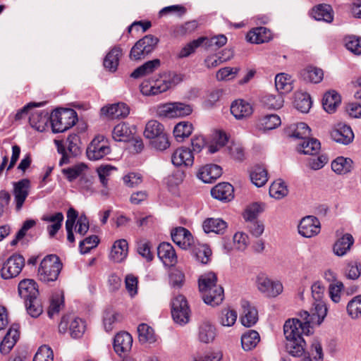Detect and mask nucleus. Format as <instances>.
I'll list each match as a JSON object with an SVG mask.
<instances>
[{
    "label": "nucleus",
    "instance_id": "obj_1",
    "mask_svg": "<svg viewBox=\"0 0 361 361\" xmlns=\"http://www.w3.org/2000/svg\"><path fill=\"white\" fill-rule=\"evenodd\" d=\"M199 290L204 302L211 306L220 305L224 299V288L217 284V276L213 272L201 275L198 279Z\"/></svg>",
    "mask_w": 361,
    "mask_h": 361
},
{
    "label": "nucleus",
    "instance_id": "obj_2",
    "mask_svg": "<svg viewBox=\"0 0 361 361\" xmlns=\"http://www.w3.org/2000/svg\"><path fill=\"white\" fill-rule=\"evenodd\" d=\"M297 326H300L297 321H286L283 326L286 351L294 357L301 356L305 353V341L302 337L304 333L298 331Z\"/></svg>",
    "mask_w": 361,
    "mask_h": 361
},
{
    "label": "nucleus",
    "instance_id": "obj_3",
    "mask_svg": "<svg viewBox=\"0 0 361 361\" xmlns=\"http://www.w3.org/2000/svg\"><path fill=\"white\" fill-rule=\"evenodd\" d=\"M61 268L62 264L56 255H47L40 262L37 271L38 279L44 283L54 281L58 279Z\"/></svg>",
    "mask_w": 361,
    "mask_h": 361
},
{
    "label": "nucleus",
    "instance_id": "obj_4",
    "mask_svg": "<svg viewBox=\"0 0 361 361\" xmlns=\"http://www.w3.org/2000/svg\"><path fill=\"white\" fill-rule=\"evenodd\" d=\"M77 121V113L71 109L56 110L50 116V122L54 133H63L68 130Z\"/></svg>",
    "mask_w": 361,
    "mask_h": 361
},
{
    "label": "nucleus",
    "instance_id": "obj_5",
    "mask_svg": "<svg viewBox=\"0 0 361 361\" xmlns=\"http://www.w3.org/2000/svg\"><path fill=\"white\" fill-rule=\"evenodd\" d=\"M111 152L108 140L104 135H97L88 145L86 151L87 157L90 160L97 161L102 159Z\"/></svg>",
    "mask_w": 361,
    "mask_h": 361
},
{
    "label": "nucleus",
    "instance_id": "obj_6",
    "mask_svg": "<svg viewBox=\"0 0 361 361\" xmlns=\"http://www.w3.org/2000/svg\"><path fill=\"white\" fill-rule=\"evenodd\" d=\"M190 308L185 298L179 295L171 302V315L173 321L181 326L188 323Z\"/></svg>",
    "mask_w": 361,
    "mask_h": 361
},
{
    "label": "nucleus",
    "instance_id": "obj_7",
    "mask_svg": "<svg viewBox=\"0 0 361 361\" xmlns=\"http://www.w3.org/2000/svg\"><path fill=\"white\" fill-rule=\"evenodd\" d=\"M158 43V39L152 35H146L131 49L130 57L134 60H140L149 54Z\"/></svg>",
    "mask_w": 361,
    "mask_h": 361
},
{
    "label": "nucleus",
    "instance_id": "obj_8",
    "mask_svg": "<svg viewBox=\"0 0 361 361\" xmlns=\"http://www.w3.org/2000/svg\"><path fill=\"white\" fill-rule=\"evenodd\" d=\"M25 266V259L20 255H13L4 263L1 269V276L4 279L16 277Z\"/></svg>",
    "mask_w": 361,
    "mask_h": 361
},
{
    "label": "nucleus",
    "instance_id": "obj_9",
    "mask_svg": "<svg viewBox=\"0 0 361 361\" xmlns=\"http://www.w3.org/2000/svg\"><path fill=\"white\" fill-rule=\"evenodd\" d=\"M258 290L267 298H275L283 290V284L279 281H272L266 276H258L256 281Z\"/></svg>",
    "mask_w": 361,
    "mask_h": 361
},
{
    "label": "nucleus",
    "instance_id": "obj_10",
    "mask_svg": "<svg viewBox=\"0 0 361 361\" xmlns=\"http://www.w3.org/2000/svg\"><path fill=\"white\" fill-rule=\"evenodd\" d=\"M190 105L183 103H169L159 105V116L169 118L182 117L190 115L192 113Z\"/></svg>",
    "mask_w": 361,
    "mask_h": 361
},
{
    "label": "nucleus",
    "instance_id": "obj_11",
    "mask_svg": "<svg viewBox=\"0 0 361 361\" xmlns=\"http://www.w3.org/2000/svg\"><path fill=\"white\" fill-rule=\"evenodd\" d=\"M320 222L313 216H307L302 219L298 225L299 233L305 238H312L320 232Z\"/></svg>",
    "mask_w": 361,
    "mask_h": 361
},
{
    "label": "nucleus",
    "instance_id": "obj_12",
    "mask_svg": "<svg viewBox=\"0 0 361 361\" xmlns=\"http://www.w3.org/2000/svg\"><path fill=\"white\" fill-rule=\"evenodd\" d=\"M30 181L27 178H23L13 183V196L17 210L21 209L26 198L29 195Z\"/></svg>",
    "mask_w": 361,
    "mask_h": 361
},
{
    "label": "nucleus",
    "instance_id": "obj_13",
    "mask_svg": "<svg viewBox=\"0 0 361 361\" xmlns=\"http://www.w3.org/2000/svg\"><path fill=\"white\" fill-rule=\"evenodd\" d=\"M171 161L175 166H192L194 163V156L188 147H180L176 149L171 157Z\"/></svg>",
    "mask_w": 361,
    "mask_h": 361
},
{
    "label": "nucleus",
    "instance_id": "obj_14",
    "mask_svg": "<svg viewBox=\"0 0 361 361\" xmlns=\"http://www.w3.org/2000/svg\"><path fill=\"white\" fill-rule=\"evenodd\" d=\"M331 137L335 142L346 145L353 142L354 133L349 126L340 123L331 130Z\"/></svg>",
    "mask_w": 361,
    "mask_h": 361
},
{
    "label": "nucleus",
    "instance_id": "obj_15",
    "mask_svg": "<svg viewBox=\"0 0 361 361\" xmlns=\"http://www.w3.org/2000/svg\"><path fill=\"white\" fill-rule=\"evenodd\" d=\"M171 235L173 241L183 250L190 248L194 243L191 233L182 226L172 229Z\"/></svg>",
    "mask_w": 361,
    "mask_h": 361
},
{
    "label": "nucleus",
    "instance_id": "obj_16",
    "mask_svg": "<svg viewBox=\"0 0 361 361\" xmlns=\"http://www.w3.org/2000/svg\"><path fill=\"white\" fill-rule=\"evenodd\" d=\"M19 295L25 302L37 298L39 290L33 279H23L18 284Z\"/></svg>",
    "mask_w": 361,
    "mask_h": 361
},
{
    "label": "nucleus",
    "instance_id": "obj_17",
    "mask_svg": "<svg viewBox=\"0 0 361 361\" xmlns=\"http://www.w3.org/2000/svg\"><path fill=\"white\" fill-rule=\"evenodd\" d=\"M159 259L165 267H173L178 262L177 255L173 245L169 243H159Z\"/></svg>",
    "mask_w": 361,
    "mask_h": 361
},
{
    "label": "nucleus",
    "instance_id": "obj_18",
    "mask_svg": "<svg viewBox=\"0 0 361 361\" xmlns=\"http://www.w3.org/2000/svg\"><path fill=\"white\" fill-rule=\"evenodd\" d=\"M212 196L223 202H229L234 197V189L231 184L226 182L219 183L211 190Z\"/></svg>",
    "mask_w": 361,
    "mask_h": 361
},
{
    "label": "nucleus",
    "instance_id": "obj_19",
    "mask_svg": "<svg viewBox=\"0 0 361 361\" xmlns=\"http://www.w3.org/2000/svg\"><path fill=\"white\" fill-rule=\"evenodd\" d=\"M101 113L111 119L121 118H125L129 114L130 109L124 103H117L102 107Z\"/></svg>",
    "mask_w": 361,
    "mask_h": 361
},
{
    "label": "nucleus",
    "instance_id": "obj_20",
    "mask_svg": "<svg viewBox=\"0 0 361 361\" xmlns=\"http://www.w3.org/2000/svg\"><path fill=\"white\" fill-rule=\"evenodd\" d=\"M133 345L131 335L126 331L118 333L114 340V348L118 355L130 351Z\"/></svg>",
    "mask_w": 361,
    "mask_h": 361
},
{
    "label": "nucleus",
    "instance_id": "obj_21",
    "mask_svg": "<svg viewBox=\"0 0 361 361\" xmlns=\"http://www.w3.org/2000/svg\"><path fill=\"white\" fill-rule=\"evenodd\" d=\"M183 80L181 74L172 72L165 73L159 75V93L164 92L169 89L173 88Z\"/></svg>",
    "mask_w": 361,
    "mask_h": 361
},
{
    "label": "nucleus",
    "instance_id": "obj_22",
    "mask_svg": "<svg viewBox=\"0 0 361 361\" xmlns=\"http://www.w3.org/2000/svg\"><path fill=\"white\" fill-rule=\"evenodd\" d=\"M231 112L235 118L243 119L251 116L253 109L249 102L243 99H237L232 102Z\"/></svg>",
    "mask_w": 361,
    "mask_h": 361
},
{
    "label": "nucleus",
    "instance_id": "obj_23",
    "mask_svg": "<svg viewBox=\"0 0 361 361\" xmlns=\"http://www.w3.org/2000/svg\"><path fill=\"white\" fill-rule=\"evenodd\" d=\"M241 305L243 308V314L240 317L241 323L246 327H250L257 322L258 312L248 301H242Z\"/></svg>",
    "mask_w": 361,
    "mask_h": 361
},
{
    "label": "nucleus",
    "instance_id": "obj_24",
    "mask_svg": "<svg viewBox=\"0 0 361 361\" xmlns=\"http://www.w3.org/2000/svg\"><path fill=\"white\" fill-rule=\"evenodd\" d=\"M227 227V223L220 218H207L202 223V228L206 233H214L222 235Z\"/></svg>",
    "mask_w": 361,
    "mask_h": 361
},
{
    "label": "nucleus",
    "instance_id": "obj_25",
    "mask_svg": "<svg viewBox=\"0 0 361 361\" xmlns=\"http://www.w3.org/2000/svg\"><path fill=\"white\" fill-rule=\"evenodd\" d=\"M50 121L49 113L45 110H37L31 114L29 122L32 128L42 132L45 130Z\"/></svg>",
    "mask_w": 361,
    "mask_h": 361
},
{
    "label": "nucleus",
    "instance_id": "obj_26",
    "mask_svg": "<svg viewBox=\"0 0 361 361\" xmlns=\"http://www.w3.org/2000/svg\"><path fill=\"white\" fill-rule=\"evenodd\" d=\"M222 174V169L216 164H207L202 167L197 174L198 178L204 183H212Z\"/></svg>",
    "mask_w": 361,
    "mask_h": 361
},
{
    "label": "nucleus",
    "instance_id": "obj_27",
    "mask_svg": "<svg viewBox=\"0 0 361 361\" xmlns=\"http://www.w3.org/2000/svg\"><path fill=\"white\" fill-rule=\"evenodd\" d=\"M354 244V238L350 233H345L335 242L333 247L334 253L338 256L345 255Z\"/></svg>",
    "mask_w": 361,
    "mask_h": 361
},
{
    "label": "nucleus",
    "instance_id": "obj_28",
    "mask_svg": "<svg viewBox=\"0 0 361 361\" xmlns=\"http://www.w3.org/2000/svg\"><path fill=\"white\" fill-rule=\"evenodd\" d=\"M128 252V244L126 240L120 239L116 240L111 247L110 257L115 262H121L123 261Z\"/></svg>",
    "mask_w": 361,
    "mask_h": 361
},
{
    "label": "nucleus",
    "instance_id": "obj_29",
    "mask_svg": "<svg viewBox=\"0 0 361 361\" xmlns=\"http://www.w3.org/2000/svg\"><path fill=\"white\" fill-rule=\"evenodd\" d=\"M19 338V332L16 326H11L4 336L0 345V352L8 354Z\"/></svg>",
    "mask_w": 361,
    "mask_h": 361
},
{
    "label": "nucleus",
    "instance_id": "obj_30",
    "mask_svg": "<svg viewBox=\"0 0 361 361\" xmlns=\"http://www.w3.org/2000/svg\"><path fill=\"white\" fill-rule=\"evenodd\" d=\"M135 128L130 126L126 122L117 124L113 129L112 137L118 142L126 141L128 140L135 133Z\"/></svg>",
    "mask_w": 361,
    "mask_h": 361
},
{
    "label": "nucleus",
    "instance_id": "obj_31",
    "mask_svg": "<svg viewBox=\"0 0 361 361\" xmlns=\"http://www.w3.org/2000/svg\"><path fill=\"white\" fill-rule=\"evenodd\" d=\"M248 42L253 44H262L271 39L270 31L264 27H258L250 30L246 35Z\"/></svg>",
    "mask_w": 361,
    "mask_h": 361
},
{
    "label": "nucleus",
    "instance_id": "obj_32",
    "mask_svg": "<svg viewBox=\"0 0 361 361\" xmlns=\"http://www.w3.org/2000/svg\"><path fill=\"white\" fill-rule=\"evenodd\" d=\"M300 76L304 81L319 83L324 78V72L321 68L308 66L300 72Z\"/></svg>",
    "mask_w": 361,
    "mask_h": 361
},
{
    "label": "nucleus",
    "instance_id": "obj_33",
    "mask_svg": "<svg viewBox=\"0 0 361 361\" xmlns=\"http://www.w3.org/2000/svg\"><path fill=\"white\" fill-rule=\"evenodd\" d=\"M312 17L317 20H323L326 23L333 21V10L330 5L320 4L312 11Z\"/></svg>",
    "mask_w": 361,
    "mask_h": 361
},
{
    "label": "nucleus",
    "instance_id": "obj_34",
    "mask_svg": "<svg viewBox=\"0 0 361 361\" xmlns=\"http://www.w3.org/2000/svg\"><path fill=\"white\" fill-rule=\"evenodd\" d=\"M216 336V329L209 322H205L199 326L198 339L204 343L212 342Z\"/></svg>",
    "mask_w": 361,
    "mask_h": 361
},
{
    "label": "nucleus",
    "instance_id": "obj_35",
    "mask_svg": "<svg viewBox=\"0 0 361 361\" xmlns=\"http://www.w3.org/2000/svg\"><path fill=\"white\" fill-rule=\"evenodd\" d=\"M233 51L230 49H224L219 55L207 56L204 60L205 66L208 68L217 67L224 62L227 61L233 57Z\"/></svg>",
    "mask_w": 361,
    "mask_h": 361
},
{
    "label": "nucleus",
    "instance_id": "obj_36",
    "mask_svg": "<svg viewBox=\"0 0 361 361\" xmlns=\"http://www.w3.org/2000/svg\"><path fill=\"white\" fill-rule=\"evenodd\" d=\"M228 142V136L223 130H216L212 134L211 144L209 146V152L214 154L218 152Z\"/></svg>",
    "mask_w": 361,
    "mask_h": 361
},
{
    "label": "nucleus",
    "instance_id": "obj_37",
    "mask_svg": "<svg viewBox=\"0 0 361 361\" xmlns=\"http://www.w3.org/2000/svg\"><path fill=\"white\" fill-rule=\"evenodd\" d=\"M121 56V49L120 47L113 48L104 59V66L111 72L116 71L119 59Z\"/></svg>",
    "mask_w": 361,
    "mask_h": 361
},
{
    "label": "nucleus",
    "instance_id": "obj_38",
    "mask_svg": "<svg viewBox=\"0 0 361 361\" xmlns=\"http://www.w3.org/2000/svg\"><path fill=\"white\" fill-rule=\"evenodd\" d=\"M341 103V97L336 91L326 92L322 99L324 109L331 114L335 111L338 105Z\"/></svg>",
    "mask_w": 361,
    "mask_h": 361
},
{
    "label": "nucleus",
    "instance_id": "obj_39",
    "mask_svg": "<svg viewBox=\"0 0 361 361\" xmlns=\"http://www.w3.org/2000/svg\"><path fill=\"white\" fill-rule=\"evenodd\" d=\"M331 169L337 174H346L353 169V161L350 158L338 157L332 161Z\"/></svg>",
    "mask_w": 361,
    "mask_h": 361
},
{
    "label": "nucleus",
    "instance_id": "obj_40",
    "mask_svg": "<svg viewBox=\"0 0 361 361\" xmlns=\"http://www.w3.org/2000/svg\"><path fill=\"white\" fill-rule=\"evenodd\" d=\"M275 86L279 92L286 94L293 90L291 77L286 73H279L275 77Z\"/></svg>",
    "mask_w": 361,
    "mask_h": 361
},
{
    "label": "nucleus",
    "instance_id": "obj_41",
    "mask_svg": "<svg viewBox=\"0 0 361 361\" xmlns=\"http://www.w3.org/2000/svg\"><path fill=\"white\" fill-rule=\"evenodd\" d=\"M343 274L348 279H357L361 274V263L353 260L346 261L343 269Z\"/></svg>",
    "mask_w": 361,
    "mask_h": 361
},
{
    "label": "nucleus",
    "instance_id": "obj_42",
    "mask_svg": "<svg viewBox=\"0 0 361 361\" xmlns=\"http://www.w3.org/2000/svg\"><path fill=\"white\" fill-rule=\"evenodd\" d=\"M281 123L280 117L276 114H267L259 119L258 127L264 130H270L279 127Z\"/></svg>",
    "mask_w": 361,
    "mask_h": 361
},
{
    "label": "nucleus",
    "instance_id": "obj_43",
    "mask_svg": "<svg viewBox=\"0 0 361 361\" xmlns=\"http://www.w3.org/2000/svg\"><path fill=\"white\" fill-rule=\"evenodd\" d=\"M251 181L257 187H262L268 180L267 170L261 166H255L250 174Z\"/></svg>",
    "mask_w": 361,
    "mask_h": 361
},
{
    "label": "nucleus",
    "instance_id": "obj_44",
    "mask_svg": "<svg viewBox=\"0 0 361 361\" xmlns=\"http://www.w3.org/2000/svg\"><path fill=\"white\" fill-rule=\"evenodd\" d=\"M192 130V123L186 121L180 122L174 127L173 135L178 142H183L191 135Z\"/></svg>",
    "mask_w": 361,
    "mask_h": 361
},
{
    "label": "nucleus",
    "instance_id": "obj_45",
    "mask_svg": "<svg viewBox=\"0 0 361 361\" xmlns=\"http://www.w3.org/2000/svg\"><path fill=\"white\" fill-rule=\"evenodd\" d=\"M310 95L307 92H298L295 94L294 105L302 113H307L312 106Z\"/></svg>",
    "mask_w": 361,
    "mask_h": 361
},
{
    "label": "nucleus",
    "instance_id": "obj_46",
    "mask_svg": "<svg viewBox=\"0 0 361 361\" xmlns=\"http://www.w3.org/2000/svg\"><path fill=\"white\" fill-rule=\"evenodd\" d=\"M313 306L311 310L312 319L315 324L319 325L326 316L327 307L324 301H314Z\"/></svg>",
    "mask_w": 361,
    "mask_h": 361
},
{
    "label": "nucleus",
    "instance_id": "obj_47",
    "mask_svg": "<svg viewBox=\"0 0 361 361\" xmlns=\"http://www.w3.org/2000/svg\"><path fill=\"white\" fill-rule=\"evenodd\" d=\"M260 338L258 332L254 330H249L241 337L242 347L245 350H250L259 342Z\"/></svg>",
    "mask_w": 361,
    "mask_h": 361
},
{
    "label": "nucleus",
    "instance_id": "obj_48",
    "mask_svg": "<svg viewBox=\"0 0 361 361\" xmlns=\"http://www.w3.org/2000/svg\"><path fill=\"white\" fill-rule=\"evenodd\" d=\"M140 342L152 343L156 341L154 330L147 324H140L137 326Z\"/></svg>",
    "mask_w": 361,
    "mask_h": 361
},
{
    "label": "nucleus",
    "instance_id": "obj_49",
    "mask_svg": "<svg viewBox=\"0 0 361 361\" xmlns=\"http://www.w3.org/2000/svg\"><path fill=\"white\" fill-rule=\"evenodd\" d=\"M157 67L158 59L149 61L145 63L143 65L135 69L134 71L130 74V76L133 78H140L143 75L153 73Z\"/></svg>",
    "mask_w": 361,
    "mask_h": 361
},
{
    "label": "nucleus",
    "instance_id": "obj_50",
    "mask_svg": "<svg viewBox=\"0 0 361 361\" xmlns=\"http://www.w3.org/2000/svg\"><path fill=\"white\" fill-rule=\"evenodd\" d=\"M144 135L146 139L150 140V144L157 149L158 146L157 141L158 137V122L157 121L151 120L147 122L144 131Z\"/></svg>",
    "mask_w": 361,
    "mask_h": 361
},
{
    "label": "nucleus",
    "instance_id": "obj_51",
    "mask_svg": "<svg viewBox=\"0 0 361 361\" xmlns=\"http://www.w3.org/2000/svg\"><path fill=\"white\" fill-rule=\"evenodd\" d=\"M291 130L290 136L302 141L309 138L310 135V128L305 123H298L295 125L291 126L290 128Z\"/></svg>",
    "mask_w": 361,
    "mask_h": 361
},
{
    "label": "nucleus",
    "instance_id": "obj_52",
    "mask_svg": "<svg viewBox=\"0 0 361 361\" xmlns=\"http://www.w3.org/2000/svg\"><path fill=\"white\" fill-rule=\"evenodd\" d=\"M87 167L84 164H78L72 167L63 169L62 173L66 176L68 181L72 182L87 171Z\"/></svg>",
    "mask_w": 361,
    "mask_h": 361
},
{
    "label": "nucleus",
    "instance_id": "obj_53",
    "mask_svg": "<svg viewBox=\"0 0 361 361\" xmlns=\"http://www.w3.org/2000/svg\"><path fill=\"white\" fill-rule=\"evenodd\" d=\"M300 317L302 318V320L295 318L288 319V321H297V322L300 324V327L297 326L298 331H300V332H303L305 335H309L310 334V325L311 324H314V322H313V319H312L311 312L309 313L307 311H304L300 313Z\"/></svg>",
    "mask_w": 361,
    "mask_h": 361
},
{
    "label": "nucleus",
    "instance_id": "obj_54",
    "mask_svg": "<svg viewBox=\"0 0 361 361\" xmlns=\"http://www.w3.org/2000/svg\"><path fill=\"white\" fill-rule=\"evenodd\" d=\"M300 148L298 149L300 152L305 154H315L320 149V142L318 140L311 138L306 139L300 143Z\"/></svg>",
    "mask_w": 361,
    "mask_h": 361
},
{
    "label": "nucleus",
    "instance_id": "obj_55",
    "mask_svg": "<svg viewBox=\"0 0 361 361\" xmlns=\"http://www.w3.org/2000/svg\"><path fill=\"white\" fill-rule=\"evenodd\" d=\"M236 311L230 308L223 309L219 315V323L224 326H232L236 322Z\"/></svg>",
    "mask_w": 361,
    "mask_h": 361
},
{
    "label": "nucleus",
    "instance_id": "obj_56",
    "mask_svg": "<svg viewBox=\"0 0 361 361\" xmlns=\"http://www.w3.org/2000/svg\"><path fill=\"white\" fill-rule=\"evenodd\" d=\"M288 188L285 183L279 179L274 181L269 188L270 195L275 199H281L288 195Z\"/></svg>",
    "mask_w": 361,
    "mask_h": 361
},
{
    "label": "nucleus",
    "instance_id": "obj_57",
    "mask_svg": "<svg viewBox=\"0 0 361 361\" xmlns=\"http://www.w3.org/2000/svg\"><path fill=\"white\" fill-rule=\"evenodd\" d=\"M347 312L352 319L361 316V295L353 297L346 307Z\"/></svg>",
    "mask_w": 361,
    "mask_h": 361
},
{
    "label": "nucleus",
    "instance_id": "obj_58",
    "mask_svg": "<svg viewBox=\"0 0 361 361\" xmlns=\"http://www.w3.org/2000/svg\"><path fill=\"white\" fill-rule=\"evenodd\" d=\"M185 177V174L183 171L176 170L165 178L164 183L167 185L169 190H172L183 183Z\"/></svg>",
    "mask_w": 361,
    "mask_h": 361
},
{
    "label": "nucleus",
    "instance_id": "obj_59",
    "mask_svg": "<svg viewBox=\"0 0 361 361\" xmlns=\"http://www.w3.org/2000/svg\"><path fill=\"white\" fill-rule=\"evenodd\" d=\"M231 157L236 161H241L245 157L244 147L239 142L231 141L226 147Z\"/></svg>",
    "mask_w": 361,
    "mask_h": 361
},
{
    "label": "nucleus",
    "instance_id": "obj_60",
    "mask_svg": "<svg viewBox=\"0 0 361 361\" xmlns=\"http://www.w3.org/2000/svg\"><path fill=\"white\" fill-rule=\"evenodd\" d=\"M85 324L80 318H75L71 322L69 330L71 337L73 338H80L85 331Z\"/></svg>",
    "mask_w": 361,
    "mask_h": 361
},
{
    "label": "nucleus",
    "instance_id": "obj_61",
    "mask_svg": "<svg viewBox=\"0 0 361 361\" xmlns=\"http://www.w3.org/2000/svg\"><path fill=\"white\" fill-rule=\"evenodd\" d=\"M205 40L204 37H199L190 43L187 44L178 54L179 58H185L190 56L192 53L195 52V49L200 47L204 46V41Z\"/></svg>",
    "mask_w": 361,
    "mask_h": 361
},
{
    "label": "nucleus",
    "instance_id": "obj_62",
    "mask_svg": "<svg viewBox=\"0 0 361 361\" xmlns=\"http://www.w3.org/2000/svg\"><path fill=\"white\" fill-rule=\"evenodd\" d=\"M195 259L202 264H207L210 259L212 250L207 245H201L193 250Z\"/></svg>",
    "mask_w": 361,
    "mask_h": 361
},
{
    "label": "nucleus",
    "instance_id": "obj_63",
    "mask_svg": "<svg viewBox=\"0 0 361 361\" xmlns=\"http://www.w3.org/2000/svg\"><path fill=\"white\" fill-rule=\"evenodd\" d=\"M99 242V238L95 235L87 237L80 242L79 249L80 253L83 255L88 253L92 249L97 246Z\"/></svg>",
    "mask_w": 361,
    "mask_h": 361
},
{
    "label": "nucleus",
    "instance_id": "obj_64",
    "mask_svg": "<svg viewBox=\"0 0 361 361\" xmlns=\"http://www.w3.org/2000/svg\"><path fill=\"white\" fill-rule=\"evenodd\" d=\"M54 354L47 345L41 346L34 356L33 361H53Z\"/></svg>",
    "mask_w": 361,
    "mask_h": 361
}]
</instances>
